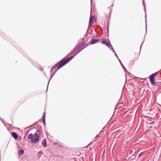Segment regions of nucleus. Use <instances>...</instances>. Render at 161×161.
I'll return each instance as SVG.
<instances>
[{"label":"nucleus","instance_id":"nucleus-42","mask_svg":"<svg viewBox=\"0 0 161 161\" xmlns=\"http://www.w3.org/2000/svg\"><path fill=\"white\" fill-rule=\"evenodd\" d=\"M88 46V45H87L86 46H85L86 47V46Z\"/></svg>","mask_w":161,"mask_h":161},{"label":"nucleus","instance_id":"nucleus-34","mask_svg":"<svg viewBox=\"0 0 161 161\" xmlns=\"http://www.w3.org/2000/svg\"><path fill=\"white\" fill-rule=\"evenodd\" d=\"M43 125H46V122H45V123H43Z\"/></svg>","mask_w":161,"mask_h":161},{"label":"nucleus","instance_id":"nucleus-20","mask_svg":"<svg viewBox=\"0 0 161 161\" xmlns=\"http://www.w3.org/2000/svg\"><path fill=\"white\" fill-rule=\"evenodd\" d=\"M144 0H142V4L144 6V10L145 11V14H146V10H145V6H144Z\"/></svg>","mask_w":161,"mask_h":161},{"label":"nucleus","instance_id":"nucleus-21","mask_svg":"<svg viewBox=\"0 0 161 161\" xmlns=\"http://www.w3.org/2000/svg\"><path fill=\"white\" fill-rule=\"evenodd\" d=\"M42 118H46V113L45 112L43 113Z\"/></svg>","mask_w":161,"mask_h":161},{"label":"nucleus","instance_id":"nucleus-27","mask_svg":"<svg viewBox=\"0 0 161 161\" xmlns=\"http://www.w3.org/2000/svg\"><path fill=\"white\" fill-rule=\"evenodd\" d=\"M88 32H87V31H86V34H85V36H84V37H86V36H87V35H88Z\"/></svg>","mask_w":161,"mask_h":161},{"label":"nucleus","instance_id":"nucleus-10","mask_svg":"<svg viewBox=\"0 0 161 161\" xmlns=\"http://www.w3.org/2000/svg\"><path fill=\"white\" fill-rule=\"evenodd\" d=\"M159 71L156 72L150 75L148 77H150L155 79L156 78L155 76H157L159 74Z\"/></svg>","mask_w":161,"mask_h":161},{"label":"nucleus","instance_id":"nucleus-16","mask_svg":"<svg viewBox=\"0 0 161 161\" xmlns=\"http://www.w3.org/2000/svg\"><path fill=\"white\" fill-rule=\"evenodd\" d=\"M117 58L118 59V61H119V63H120V64L121 67L123 68V69H124V68H125V66H124L123 64L122 63L121 60L119 59V58L118 56V58Z\"/></svg>","mask_w":161,"mask_h":161},{"label":"nucleus","instance_id":"nucleus-7","mask_svg":"<svg viewBox=\"0 0 161 161\" xmlns=\"http://www.w3.org/2000/svg\"><path fill=\"white\" fill-rule=\"evenodd\" d=\"M109 8H110V9L111 10V11L109 12V19H107V28H108V33H109V19H110L111 14L112 12V8H110V7H109Z\"/></svg>","mask_w":161,"mask_h":161},{"label":"nucleus","instance_id":"nucleus-43","mask_svg":"<svg viewBox=\"0 0 161 161\" xmlns=\"http://www.w3.org/2000/svg\"><path fill=\"white\" fill-rule=\"evenodd\" d=\"M104 129V128H103V129H102L103 130V129Z\"/></svg>","mask_w":161,"mask_h":161},{"label":"nucleus","instance_id":"nucleus-5","mask_svg":"<svg viewBox=\"0 0 161 161\" xmlns=\"http://www.w3.org/2000/svg\"><path fill=\"white\" fill-rule=\"evenodd\" d=\"M109 40V39H108ZM102 43L106 46L108 47L111 45L110 42L109 40L107 42V40L105 38L102 39Z\"/></svg>","mask_w":161,"mask_h":161},{"label":"nucleus","instance_id":"nucleus-37","mask_svg":"<svg viewBox=\"0 0 161 161\" xmlns=\"http://www.w3.org/2000/svg\"><path fill=\"white\" fill-rule=\"evenodd\" d=\"M125 79H126V77H127V76H126V74H125Z\"/></svg>","mask_w":161,"mask_h":161},{"label":"nucleus","instance_id":"nucleus-22","mask_svg":"<svg viewBox=\"0 0 161 161\" xmlns=\"http://www.w3.org/2000/svg\"><path fill=\"white\" fill-rule=\"evenodd\" d=\"M143 153H144V152H142L140 153L139 154V155L138 156V158L140 157H141V156L143 154Z\"/></svg>","mask_w":161,"mask_h":161},{"label":"nucleus","instance_id":"nucleus-13","mask_svg":"<svg viewBox=\"0 0 161 161\" xmlns=\"http://www.w3.org/2000/svg\"><path fill=\"white\" fill-rule=\"evenodd\" d=\"M112 51V52L114 53V55L116 58H118V55L115 52V51H114L113 48V47L112 46V45H110V46H109V47H108Z\"/></svg>","mask_w":161,"mask_h":161},{"label":"nucleus","instance_id":"nucleus-33","mask_svg":"<svg viewBox=\"0 0 161 161\" xmlns=\"http://www.w3.org/2000/svg\"><path fill=\"white\" fill-rule=\"evenodd\" d=\"M44 75H45V76H46V77H47V75H46V73H45V72H44Z\"/></svg>","mask_w":161,"mask_h":161},{"label":"nucleus","instance_id":"nucleus-17","mask_svg":"<svg viewBox=\"0 0 161 161\" xmlns=\"http://www.w3.org/2000/svg\"><path fill=\"white\" fill-rule=\"evenodd\" d=\"M145 29H146V34L147 32V19L146 18V16H145Z\"/></svg>","mask_w":161,"mask_h":161},{"label":"nucleus","instance_id":"nucleus-6","mask_svg":"<svg viewBox=\"0 0 161 161\" xmlns=\"http://www.w3.org/2000/svg\"><path fill=\"white\" fill-rule=\"evenodd\" d=\"M92 18H94V16L93 15L91 16L90 17L87 29V32H89V29L91 28L92 26V25L94 23V22H92Z\"/></svg>","mask_w":161,"mask_h":161},{"label":"nucleus","instance_id":"nucleus-24","mask_svg":"<svg viewBox=\"0 0 161 161\" xmlns=\"http://www.w3.org/2000/svg\"><path fill=\"white\" fill-rule=\"evenodd\" d=\"M45 118H42V121L43 123L46 122Z\"/></svg>","mask_w":161,"mask_h":161},{"label":"nucleus","instance_id":"nucleus-11","mask_svg":"<svg viewBox=\"0 0 161 161\" xmlns=\"http://www.w3.org/2000/svg\"><path fill=\"white\" fill-rule=\"evenodd\" d=\"M149 78L150 81L151 82V83L152 85L153 86H157V84L155 82L154 80V78H152L150 77H148Z\"/></svg>","mask_w":161,"mask_h":161},{"label":"nucleus","instance_id":"nucleus-35","mask_svg":"<svg viewBox=\"0 0 161 161\" xmlns=\"http://www.w3.org/2000/svg\"><path fill=\"white\" fill-rule=\"evenodd\" d=\"M13 124V122H12V124H8L9 125H11Z\"/></svg>","mask_w":161,"mask_h":161},{"label":"nucleus","instance_id":"nucleus-30","mask_svg":"<svg viewBox=\"0 0 161 161\" xmlns=\"http://www.w3.org/2000/svg\"><path fill=\"white\" fill-rule=\"evenodd\" d=\"M124 69L125 72H126V71H127V70L126 69V68L125 67V68H124V69Z\"/></svg>","mask_w":161,"mask_h":161},{"label":"nucleus","instance_id":"nucleus-39","mask_svg":"<svg viewBox=\"0 0 161 161\" xmlns=\"http://www.w3.org/2000/svg\"><path fill=\"white\" fill-rule=\"evenodd\" d=\"M113 4L111 6V7H113Z\"/></svg>","mask_w":161,"mask_h":161},{"label":"nucleus","instance_id":"nucleus-32","mask_svg":"<svg viewBox=\"0 0 161 161\" xmlns=\"http://www.w3.org/2000/svg\"><path fill=\"white\" fill-rule=\"evenodd\" d=\"M91 9H92V0H91Z\"/></svg>","mask_w":161,"mask_h":161},{"label":"nucleus","instance_id":"nucleus-29","mask_svg":"<svg viewBox=\"0 0 161 161\" xmlns=\"http://www.w3.org/2000/svg\"><path fill=\"white\" fill-rule=\"evenodd\" d=\"M94 20H95V17H94V18H92V22H94Z\"/></svg>","mask_w":161,"mask_h":161},{"label":"nucleus","instance_id":"nucleus-26","mask_svg":"<svg viewBox=\"0 0 161 161\" xmlns=\"http://www.w3.org/2000/svg\"><path fill=\"white\" fill-rule=\"evenodd\" d=\"M143 42H144V41H143L142 43L141 44V45H140V53H140V51H141V48H142V45L143 43Z\"/></svg>","mask_w":161,"mask_h":161},{"label":"nucleus","instance_id":"nucleus-18","mask_svg":"<svg viewBox=\"0 0 161 161\" xmlns=\"http://www.w3.org/2000/svg\"><path fill=\"white\" fill-rule=\"evenodd\" d=\"M26 58L30 61L34 65L35 63L32 62V60L28 57H26Z\"/></svg>","mask_w":161,"mask_h":161},{"label":"nucleus","instance_id":"nucleus-23","mask_svg":"<svg viewBox=\"0 0 161 161\" xmlns=\"http://www.w3.org/2000/svg\"><path fill=\"white\" fill-rule=\"evenodd\" d=\"M58 69H57L55 71L54 73H52L51 74L52 75H53V76L54 75H55V74L56 73V72H57V71L58 70Z\"/></svg>","mask_w":161,"mask_h":161},{"label":"nucleus","instance_id":"nucleus-28","mask_svg":"<svg viewBox=\"0 0 161 161\" xmlns=\"http://www.w3.org/2000/svg\"><path fill=\"white\" fill-rule=\"evenodd\" d=\"M39 69L41 71H43V69L42 67H41L40 68H39Z\"/></svg>","mask_w":161,"mask_h":161},{"label":"nucleus","instance_id":"nucleus-1","mask_svg":"<svg viewBox=\"0 0 161 161\" xmlns=\"http://www.w3.org/2000/svg\"><path fill=\"white\" fill-rule=\"evenodd\" d=\"M41 133V132L40 130H38L34 134H30L28 135L27 137V139L30 140L31 142L33 143H36L39 140Z\"/></svg>","mask_w":161,"mask_h":161},{"label":"nucleus","instance_id":"nucleus-12","mask_svg":"<svg viewBox=\"0 0 161 161\" xmlns=\"http://www.w3.org/2000/svg\"><path fill=\"white\" fill-rule=\"evenodd\" d=\"M12 136L15 140L17 139L18 137V134L15 132H12L11 133Z\"/></svg>","mask_w":161,"mask_h":161},{"label":"nucleus","instance_id":"nucleus-40","mask_svg":"<svg viewBox=\"0 0 161 161\" xmlns=\"http://www.w3.org/2000/svg\"><path fill=\"white\" fill-rule=\"evenodd\" d=\"M122 93H121V97H122Z\"/></svg>","mask_w":161,"mask_h":161},{"label":"nucleus","instance_id":"nucleus-41","mask_svg":"<svg viewBox=\"0 0 161 161\" xmlns=\"http://www.w3.org/2000/svg\"><path fill=\"white\" fill-rule=\"evenodd\" d=\"M88 46V45H87L86 46H85L86 47V46Z\"/></svg>","mask_w":161,"mask_h":161},{"label":"nucleus","instance_id":"nucleus-9","mask_svg":"<svg viewBox=\"0 0 161 161\" xmlns=\"http://www.w3.org/2000/svg\"><path fill=\"white\" fill-rule=\"evenodd\" d=\"M41 144L42 145L43 147L45 148L47 146V140L46 139H44L42 141Z\"/></svg>","mask_w":161,"mask_h":161},{"label":"nucleus","instance_id":"nucleus-2","mask_svg":"<svg viewBox=\"0 0 161 161\" xmlns=\"http://www.w3.org/2000/svg\"><path fill=\"white\" fill-rule=\"evenodd\" d=\"M86 48V47H85L84 48L81 49L80 50H78L75 53L73 54L72 55H70L71 56L70 57H65L63 58L62 59V61L64 63L65 65L68 64L69 61L72 60L77 54H78L83 49Z\"/></svg>","mask_w":161,"mask_h":161},{"label":"nucleus","instance_id":"nucleus-4","mask_svg":"<svg viewBox=\"0 0 161 161\" xmlns=\"http://www.w3.org/2000/svg\"><path fill=\"white\" fill-rule=\"evenodd\" d=\"M65 65L62 59H61L59 62H58L56 64H55L53 66L50 70V72L51 74L53 72V70L54 69L57 68L58 69H60L62 68Z\"/></svg>","mask_w":161,"mask_h":161},{"label":"nucleus","instance_id":"nucleus-15","mask_svg":"<svg viewBox=\"0 0 161 161\" xmlns=\"http://www.w3.org/2000/svg\"><path fill=\"white\" fill-rule=\"evenodd\" d=\"M53 75H52L51 74H50V79H49V80L48 81L47 85V90H46V92H47V90H48V85H49V82H50V80H51V79L53 77Z\"/></svg>","mask_w":161,"mask_h":161},{"label":"nucleus","instance_id":"nucleus-31","mask_svg":"<svg viewBox=\"0 0 161 161\" xmlns=\"http://www.w3.org/2000/svg\"><path fill=\"white\" fill-rule=\"evenodd\" d=\"M3 123V124H4V123L3 122V119H1V120H0Z\"/></svg>","mask_w":161,"mask_h":161},{"label":"nucleus","instance_id":"nucleus-25","mask_svg":"<svg viewBox=\"0 0 161 161\" xmlns=\"http://www.w3.org/2000/svg\"><path fill=\"white\" fill-rule=\"evenodd\" d=\"M4 35L3 32L0 31V35L3 36Z\"/></svg>","mask_w":161,"mask_h":161},{"label":"nucleus","instance_id":"nucleus-14","mask_svg":"<svg viewBox=\"0 0 161 161\" xmlns=\"http://www.w3.org/2000/svg\"><path fill=\"white\" fill-rule=\"evenodd\" d=\"M24 151L23 149H20L18 151V154L19 156L23 155L24 153Z\"/></svg>","mask_w":161,"mask_h":161},{"label":"nucleus","instance_id":"nucleus-45","mask_svg":"<svg viewBox=\"0 0 161 161\" xmlns=\"http://www.w3.org/2000/svg\"><path fill=\"white\" fill-rule=\"evenodd\" d=\"M1 160V158H0V160Z\"/></svg>","mask_w":161,"mask_h":161},{"label":"nucleus","instance_id":"nucleus-38","mask_svg":"<svg viewBox=\"0 0 161 161\" xmlns=\"http://www.w3.org/2000/svg\"><path fill=\"white\" fill-rule=\"evenodd\" d=\"M6 127V125L5 123H4V124H3Z\"/></svg>","mask_w":161,"mask_h":161},{"label":"nucleus","instance_id":"nucleus-8","mask_svg":"<svg viewBox=\"0 0 161 161\" xmlns=\"http://www.w3.org/2000/svg\"><path fill=\"white\" fill-rule=\"evenodd\" d=\"M99 41V40L98 39H92L90 41L89 43L90 45H93L97 42H98Z\"/></svg>","mask_w":161,"mask_h":161},{"label":"nucleus","instance_id":"nucleus-36","mask_svg":"<svg viewBox=\"0 0 161 161\" xmlns=\"http://www.w3.org/2000/svg\"><path fill=\"white\" fill-rule=\"evenodd\" d=\"M91 144V143H90L87 146H86V147H88V146H89V145H90Z\"/></svg>","mask_w":161,"mask_h":161},{"label":"nucleus","instance_id":"nucleus-19","mask_svg":"<svg viewBox=\"0 0 161 161\" xmlns=\"http://www.w3.org/2000/svg\"><path fill=\"white\" fill-rule=\"evenodd\" d=\"M39 121L40 122H41V120L40 119H39V120H38V121L37 122H35L33 125H32L30 126H29L28 127H27V128H30V127H32L33 125H36V124H37L38 123V122Z\"/></svg>","mask_w":161,"mask_h":161},{"label":"nucleus","instance_id":"nucleus-44","mask_svg":"<svg viewBox=\"0 0 161 161\" xmlns=\"http://www.w3.org/2000/svg\"><path fill=\"white\" fill-rule=\"evenodd\" d=\"M160 84H161V81L160 82Z\"/></svg>","mask_w":161,"mask_h":161},{"label":"nucleus","instance_id":"nucleus-3","mask_svg":"<svg viewBox=\"0 0 161 161\" xmlns=\"http://www.w3.org/2000/svg\"><path fill=\"white\" fill-rule=\"evenodd\" d=\"M86 42L85 41H83L81 44H77L73 50H72L67 55V57H69L70 55H72L73 54L79 50L83 46L86 44Z\"/></svg>","mask_w":161,"mask_h":161}]
</instances>
